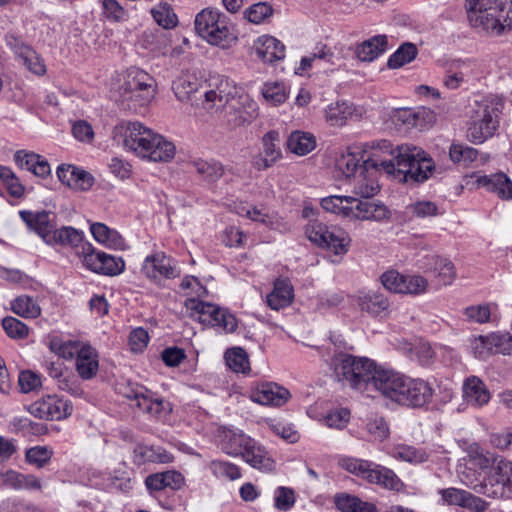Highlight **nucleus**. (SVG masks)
Masks as SVG:
<instances>
[{"label":"nucleus","instance_id":"nucleus-47","mask_svg":"<svg viewBox=\"0 0 512 512\" xmlns=\"http://www.w3.org/2000/svg\"><path fill=\"white\" fill-rule=\"evenodd\" d=\"M207 467L209 471L220 480L235 481L242 477L240 468L229 461L212 460Z\"/></svg>","mask_w":512,"mask_h":512},{"label":"nucleus","instance_id":"nucleus-40","mask_svg":"<svg viewBox=\"0 0 512 512\" xmlns=\"http://www.w3.org/2000/svg\"><path fill=\"white\" fill-rule=\"evenodd\" d=\"M317 146L315 135L309 131L296 130L290 133V153L306 156Z\"/></svg>","mask_w":512,"mask_h":512},{"label":"nucleus","instance_id":"nucleus-42","mask_svg":"<svg viewBox=\"0 0 512 512\" xmlns=\"http://www.w3.org/2000/svg\"><path fill=\"white\" fill-rule=\"evenodd\" d=\"M354 202L356 198L352 196L331 195L321 200V207L328 212L350 218Z\"/></svg>","mask_w":512,"mask_h":512},{"label":"nucleus","instance_id":"nucleus-55","mask_svg":"<svg viewBox=\"0 0 512 512\" xmlns=\"http://www.w3.org/2000/svg\"><path fill=\"white\" fill-rule=\"evenodd\" d=\"M136 456L141 457V461L157 462V463H171L174 460L173 455L158 447H149L145 445H138L135 449Z\"/></svg>","mask_w":512,"mask_h":512},{"label":"nucleus","instance_id":"nucleus-31","mask_svg":"<svg viewBox=\"0 0 512 512\" xmlns=\"http://www.w3.org/2000/svg\"><path fill=\"white\" fill-rule=\"evenodd\" d=\"M463 397L467 404L481 407L489 402L491 395L479 377L470 376L463 383Z\"/></svg>","mask_w":512,"mask_h":512},{"label":"nucleus","instance_id":"nucleus-45","mask_svg":"<svg viewBox=\"0 0 512 512\" xmlns=\"http://www.w3.org/2000/svg\"><path fill=\"white\" fill-rule=\"evenodd\" d=\"M241 455L243 456L244 460L253 468L259 470H268L272 467L271 459L266 455V452L260 446H256L252 439L250 440V443L245 447Z\"/></svg>","mask_w":512,"mask_h":512},{"label":"nucleus","instance_id":"nucleus-14","mask_svg":"<svg viewBox=\"0 0 512 512\" xmlns=\"http://www.w3.org/2000/svg\"><path fill=\"white\" fill-rule=\"evenodd\" d=\"M142 274L151 281L173 279L180 276L177 262L162 251L147 255L141 265Z\"/></svg>","mask_w":512,"mask_h":512},{"label":"nucleus","instance_id":"nucleus-35","mask_svg":"<svg viewBox=\"0 0 512 512\" xmlns=\"http://www.w3.org/2000/svg\"><path fill=\"white\" fill-rule=\"evenodd\" d=\"M387 47V36L376 35L358 44L355 49V54L362 62H372L383 54L387 50Z\"/></svg>","mask_w":512,"mask_h":512},{"label":"nucleus","instance_id":"nucleus-9","mask_svg":"<svg viewBox=\"0 0 512 512\" xmlns=\"http://www.w3.org/2000/svg\"><path fill=\"white\" fill-rule=\"evenodd\" d=\"M305 233L311 242L331 251L334 255L343 256L349 250L351 239L340 227L312 221L307 224Z\"/></svg>","mask_w":512,"mask_h":512},{"label":"nucleus","instance_id":"nucleus-34","mask_svg":"<svg viewBox=\"0 0 512 512\" xmlns=\"http://www.w3.org/2000/svg\"><path fill=\"white\" fill-rule=\"evenodd\" d=\"M145 484L151 491H161L165 488L179 490L184 484V477L176 470H168L149 475L145 480Z\"/></svg>","mask_w":512,"mask_h":512},{"label":"nucleus","instance_id":"nucleus-17","mask_svg":"<svg viewBox=\"0 0 512 512\" xmlns=\"http://www.w3.org/2000/svg\"><path fill=\"white\" fill-rule=\"evenodd\" d=\"M495 467V474L479 490L481 494L492 498L504 497L512 492V462L500 459Z\"/></svg>","mask_w":512,"mask_h":512},{"label":"nucleus","instance_id":"nucleus-7","mask_svg":"<svg viewBox=\"0 0 512 512\" xmlns=\"http://www.w3.org/2000/svg\"><path fill=\"white\" fill-rule=\"evenodd\" d=\"M157 90L156 79L137 67L127 69L123 82L118 88L122 101L134 109L147 107L154 100Z\"/></svg>","mask_w":512,"mask_h":512},{"label":"nucleus","instance_id":"nucleus-39","mask_svg":"<svg viewBox=\"0 0 512 512\" xmlns=\"http://www.w3.org/2000/svg\"><path fill=\"white\" fill-rule=\"evenodd\" d=\"M333 501L340 512H378L374 503L345 492L335 494Z\"/></svg>","mask_w":512,"mask_h":512},{"label":"nucleus","instance_id":"nucleus-56","mask_svg":"<svg viewBox=\"0 0 512 512\" xmlns=\"http://www.w3.org/2000/svg\"><path fill=\"white\" fill-rule=\"evenodd\" d=\"M53 449L48 446H33L26 450L25 461L36 468L45 467L53 456Z\"/></svg>","mask_w":512,"mask_h":512},{"label":"nucleus","instance_id":"nucleus-22","mask_svg":"<svg viewBox=\"0 0 512 512\" xmlns=\"http://www.w3.org/2000/svg\"><path fill=\"white\" fill-rule=\"evenodd\" d=\"M470 178L477 187L486 188L504 200L512 199V181L504 173L492 175L471 174Z\"/></svg>","mask_w":512,"mask_h":512},{"label":"nucleus","instance_id":"nucleus-60","mask_svg":"<svg viewBox=\"0 0 512 512\" xmlns=\"http://www.w3.org/2000/svg\"><path fill=\"white\" fill-rule=\"evenodd\" d=\"M103 490L113 491H128L131 489V481L125 473L112 476L111 474L105 475L102 482H96Z\"/></svg>","mask_w":512,"mask_h":512},{"label":"nucleus","instance_id":"nucleus-10","mask_svg":"<svg viewBox=\"0 0 512 512\" xmlns=\"http://www.w3.org/2000/svg\"><path fill=\"white\" fill-rule=\"evenodd\" d=\"M186 314L200 323L209 326L210 323H217L216 316H222L224 319V332L232 333L237 328L236 317L227 309L219 307L218 305L206 302L203 299H196L194 297H187L184 301Z\"/></svg>","mask_w":512,"mask_h":512},{"label":"nucleus","instance_id":"nucleus-53","mask_svg":"<svg viewBox=\"0 0 512 512\" xmlns=\"http://www.w3.org/2000/svg\"><path fill=\"white\" fill-rule=\"evenodd\" d=\"M391 455L412 464L423 463L428 460V453L421 449L409 445H398L393 448Z\"/></svg>","mask_w":512,"mask_h":512},{"label":"nucleus","instance_id":"nucleus-5","mask_svg":"<svg viewBox=\"0 0 512 512\" xmlns=\"http://www.w3.org/2000/svg\"><path fill=\"white\" fill-rule=\"evenodd\" d=\"M433 392V388L427 381L412 379L389 370L380 394L400 405L422 407L431 401Z\"/></svg>","mask_w":512,"mask_h":512},{"label":"nucleus","instance_id":"nucleus-23","mask_svg":"<svg viewBox=\"0 0 512 512\" xmlns=\"http://www.w3.org/2000/svg\"><path fill=\"white\" fill-rule=\"evenodd\" d=\"M263 153L256 155L252 165L257 170H264L276 163L282 156L279 144L280 135L277 131L271 130L262 138Z\"/></svg>","mask_w":512,"mask_h":512},{"label":"nucleus","instance_id":"nucleus-6","mask_svg":"<svg viewBox=\"0 0 512 512\" xmlns=\"http://www.w3.org/2000/svg\"><path fill=\"white\" fill-rule=\"evenodd\" d=\"M195 30L207 43L229 49L238 41L237 33L227 17L213 9H203L195 17Z\"/></svg>","mask_w":512,"mask_h":512},{"label":"nucleus","instance_id":"nucleus-58","mask_svg":"<svg viewBox=\"0 0 512 512\" xmlns=\"http://www.w3.org/2000/svg\"><path fill=\"white\" fill-rule=\"evenodd\" d=\"M191 165L204 179L215 181L223 175L222 165L214 160L208 161L203 159L194 160Z\"/></svg>","mask_w":512,"mask_h":512},{"label":"nucleus","instance_id":"nucleus-8","mask_svg":"<svg viewBox=\"0 0 512 512\" xmlns=\"http://www.w3.org/2000/svg\"><path fill=\"white\" fill-rule=\"evenodd\" d=\"M154 132L139 121H127L115 126L113 135L124 149L146 160Z\"/></svg>","mask_w":512,"mask_h":512},{"label":"nucleus","instance_id":"nucleus-50","mask_svg":"<svg viewBox=\"0 0 512 512\" xmlns=\"http://www.w3.org/2000/svg\"><path fill=\"white\" fill-rule=\"evenodd\" d=\"M227 366L236 373L246 374L250 372V362L246 351L240 347L229 349L225 352Z\"/></svg>","mask_w":512,"mask_h":512},{"label":"nucleus","instance_id":"nucleus-19","mask_svg":"<svg viewBox=\"0 0 512 512\" xmlns=\"http://www.w3.org/2000/svg\"><path fill=\"white\" fill-rule=\"evenodd\" d=\"M351 302L361 312L372 317H383L390 308L389 299L377 290H360L351 296Z\"/></svg>","mask_w":512,"mask_h":512},{"label":"nucleus","instance_id":"nucleus-4","mask_svg":"<svg viewBox=\"0 0 512 512\" xmlns=\"http://www.w3.org/2000/svg\"><path fill=\"white\" fill-rule=\"evenodd\" d=\"M472 28L489 36H500L512 28V0H465Z\"/></svg>","mask_w":512,"mask_h":512},{"label":"nucleus","instance_id":"nucleus-38","mask_svg":"<svg viewBox=\"0 0 512 512\" xmlns=\"http://www.w3.org/2000/svg\"><path fill=\"white\" fill-rule=\"evenodd\" d=\"M85 343L86 342L80 340L64 338L59 335H52L49 338L48 347L49 350L58 357L65 360H72L76 358L80 348L83 347Z\"/></svg>","mask_w":512,"mask_h":512},{"label":"nucleus","instance_id":"nucleus-64","mask_svg":"<svg viewBox=\"0 0 512 512\" xmlns=\"http://www.w3.org/2000/svg\"><path fill=\"white\" fill-rule=\"evenodd\" d=\"M234 211L239 216L249 218L253 221L267 223V218H268L267 214L264 213V211L262 209H258L257 207H254L248 203H245V202L235 203Z\"/></svg>","mask_w":512,"mask_h":512},{"label":"nucleus","instance_id":"nucleus-48","mask_svg":"<svg viewBox=\"0 0 512 512\" xmlns=\"http://www.w3.org/2000/svg\"><path fill=\"white\" fill-rule=\"evenodd\" d=\"M0 185L13 198L19 199L25 194V187L16 174L9 167L2 165H0Z\"/></svg>","mask_w":512,"mask_h":512},{"label":"nucleus","instance_id":"nucleus-25","mask_svg":"<svg viewBox=\"0 0 512 512\" xmlns=\"http://www.w3.org/2000/svg\"><path fill=\"white\" fill-rule=\"evenodd\" d=\"M75 369L82 380L93 379L99 371L98 351L88 342L80 348L75 358Z\"/></svg>","mask_w":512,"mask_h":512},{"label":"nucleus","instance_id":"nucleus-3","mask_svg":"<svg viewBox=\"0 0 512 512\" xmlns=\"http://www.w3.org/2000/svg\"><path fill=\"white\" fill-rule=\"evenodd\" d=\"M338 381L351 389L365 393H381L389 369L379 366L366 357L340 354L333 360Z\"/></svg>","mask_w":512,"mask_h":512},{"label":"nucleus","instance_id":"nucleus-26","mask_svg":"<svg viewBox=\"0 0 512 512\" xmlns=\"http://www.w3.org/2000/svg\"><path fill=\"white\" fill-rule=\"evenodd\" d=\"M19 216L28 228L41 237L46 244L49 242L55 229L49 212L44 210L37 212L22 210L19 212Z\"/></svg>","mask_w":512,"mask_h":512},{"label":"nucleus","instance_id":"nucleus-30","mask_svg":"<svg viewBox=\"0 0 512 512\" xmlns=\"http://www.w3.org/2000/svg\"><path fill=\"white\" fill-rule=\"evenodd\" d=\"M90 232L96 242L109 249L124 251L129 248L124 237L117 230L109 228L104 223H91Z\"/></svg>","mask_w":512,"mask_h":512},{"label":"nucleus","instance_id":"nucleus-12","mask_svg":"<svg viewBox=\"0 0 512 512\" xmlns=\"http://www.w3.org/2000/svg\"><path fill=\"white\" fill-rule=\"evenodd\" d=\"M120 393L132 402L131 406L137 407L152 417H158L168 406L162 398L139 383L128 382L120 388Z\"/></svg>","mask_w":512,"mask_h":512},{"label":"nucleus","instance_id":"nucleus-32","mask_svg":"<svg viewBox=\"0 0 512 512\" xmlns=\"http://www.w3.org/2000/svg\"><path fill=\"white\" fill-rule=\"evenodd\" d=\"M176 154L174 143L161 134L154 132L146 161L167 163L173 160Z\"/></svg>","mask_w":512,"mask_h":512},{"label":"nucleus","instance_id":"nucleus-20","mask_svg":"<svg viewBox=\"0 0 512 512\" xmlns=\"http://www.w3.org/2000/svg\"><path fill=\"white\" fill-rule=\"evenodd\" d=\"M59 181L75 191H88L95 179L88 171L72 164H61L56 169Z\"/></svg>","mask_w":512,"mask_h":512},{"label":"nucleus","instance_id":"nucleus-16","mask_svg":"<svg viewBox=\"0 0 512 512\" xmlns=\"http://www.w3.org/2000/svg\"><path fill=\"white\" fill-rule=\"evenodd\" d=\"M29 411L34 416L46 420H62L71 415L72 403L57 395H47L33 402Z\"/></svg>","mask_w":512,"mask_h":512},{"label":"nucleus","instance_id":"nucleus-59","mask_svg":"<svg viewBox=\"0 0 512 512\" xmlns=\"http://www.w3.org/2000/svg\"><path fill=\"white\" fill-rule=\"evenodd\" d=\"M434 263V271L436 277L443 285H449L452 283L456 276L454 264L447 258L434 256L432 258Z\"/></svg>","mask_w":512,"mask_h":512},{"label":"nucleus","instance_id":"nucleus-62","mask_svg":"<svg viewBox=\"0 0 512 512\" xmlns=\"http://www.w3.org/2000/svg\"><path fill=\"white\" fill-rule=\"evenodd\" d=\"M2 327L6 334L13 339H24L29 334V328L19 319L8 316L2 320Z\"/></svg>","mask_w":512,"mask_h":512},{"label":"nucleus","instance_id":"nucleus-29","mask_svg":"<svg viewBox=\"0 0 512 512\" xmlns=\"http://www.w3.org/2000/svg\"><path fill=\"white\" fill-rule=\"evenodd\" d=\"M366 481L395 492L403 491L405 488L404 483L393 470L375 463L372 464Z\"/></svg>","mask_w":512,"mask_h":512},{"label":"nucleus","instance_id":"nucleus-21","mask_svg":"<svg viewBox=\"0 0 512 512\" xmlns=\"http://www.w3.org/2000/svg\"><path fill=\"white\" fill-rule=\"evenodd\" d=\"M287 395L285 388L273 382L257 383L249 391L250 400L264 406H281L285 404Z\"/></svg>","mask_w":512,"mask_h":512},{"label":"nucleus","instance_id":"nucleus-33","mask_svg":"<svg viewBox=\"0 0 512 512\" xmlns=\"http://www.w3.org/2000/svg\"><path fill=\"white\" fill-rule=\"evenodd\" d=\"M17 165L39 177H46L51 174V167L48 161L42 156L26 151H17L14 154Z\"/></svg>","mask_w":512,"mask_h":512},{"label":"nucleus","instance_id":"nucleus-63","mask_svg":"<svg viewBox=\"0 0 512 512\" xmlns=\"http://www.w3.org/2000/svg\"><path fill=\"white\" fill-rule=\"evenodd\" d=\"M151 13L154 20L163 28H173L177 24L176 14L167 5L152 9Z\"/></svg>","mask_w":512,"mask_h":512},{"label":"nucleus","instance_id":"nucleus-37","mask_svg":"<svg viewBox=\"0 0 512 512\" xmlns=\"http://www.w3.org/2000/svg\"><path fill=\"white\" fill-rule=\"evenodd\" d=\"M389 217V210L383 204L374 202H363L356 199L353 204L352 219L382 221Z\"/></svg>","mask_w":512,"mask_h":512},{"label":"nucleus","instance_id":"nucleus-36","mask_svg":"<svg viewBox=\"0 0 512 512\" xmlns=\"http://www.w3.org/2000/svg\"><path fill=\"white\" fill-rule=\"evenodd\" d=\"M251 438L240 431L225 429L219 436V447L230 456L241 455Z\"/></svg>","mask_w":512,"mask_h":512},{"label":"nucleus","instance_id":"nucleus-46","mask_svg":"<svg viewBox=\"0 0 512 512\" xmlns=\"http://www.w3.org/2000/svg\"><path fill=\"white\" fill-rule=\"evenodd\" d=\"M464 451L467 460L480 470L488 469L497 461L492 453L485 451L478 443L467 444Z\"/></svg>","mask_w":512,"mask_h":512},{"label":"nucleus","instance_id":"nucleus-43","mask_svg":"<svg viewBox=\"0 0 512 512\" xmlns=\"http://www.w3.org/2000/svg\"><path fill=\"white\" fill-rule=\"evenodd\" d=\"M10 308L13 313L25 319H36L41 315L39 303L29 295H20L13 299Z\"/></svg>","mask_w":512,"mask_h":512},{"label":"nucleus","instance_id":"nucleus-18","mask_svg":"<svg viewBox=\"0 0 512 512\" xmlns=\"http://www.w3.org/2000/svg\"><path fill=\"white\" fill-rule=\"evenodd\" d=\"M364 113L365 110L362 106L355 105L346 100H337L325 108L324 118L329 126L342 128L349 121L360 120Z\"/></svg>","mask_w":512,"mask_h":512},{"label":"nucleus","instance_id":"nucleus-61","mask_svg":"<svg viewBox=\"0 0 512 512\" xmlns=\"http://www.w3.org/2000/svg\"><path fill=\"white\" fill-rule=\"evenodd\" d=\"M340 466L345 469L346 471L355 474L364 480H366L367 474H369V471L371 469V466L373 462L362 460V459H356V458H342L339 461Z\"/></svg>","mask_w":512,"mask_h":512},{"label":"nucleus","instance_id":"nucleus-54","mask_svg":"<svg viewBox=\"0 0 512 512\" xmlns=\"http://www.w3.org/2000/svg\"><path fill=\"white\" fill-rule=\"evenodd\" d=\"M478 150L462 143H452L449 149L450 160L455 164L469 165L477 159Z\"/></svg>","mask_w":512,"mask_h":512},{"label":"nucleus","instance_id":"nucleus-57","mask_svg":"<svg viewBox=\"0 0 512 512\" xmlns=\"http://www.w3.org/2000/svg\"><path fill=\"white\" fill-rule=\"evenodd\" d=\"M273 12V7L269 3L258 2L245 10L244 17L253 24H263L270 20Z\"/></svg>","mask_w":512,"mask_h":512},{"label":"nucleus","instance_id":"nucleus-27","mask_svg":"<svg viewBox=\"0 0 512 512\" xmlns=\"http://www.w3.org/2000/svg\"><path fill=\"white\" fill-rule=\"evenodd\" d=\"M47 245H61L77 250V254L84 257V245H91L84 241V234L71 226L54 229Z\"/></svg>","mask_w":512,"mask_h":512},{"label":"nucleus","instance_id":"nucleus-2","mask_svg":"<svg viewBox=\"0 0 512 512\" xmlns=\"http://www.w3.org/2000/svg\"><path fill=\"white\" fill-rule=\"evenodd\" d=\"M202 107L221 111L222 120L230 129L250 125L259 115L257 102L227 77H218L203 91Z\"/></svg>","mask_w":512,"mask_h":512},{"label":"nucleus","instance_id":"nucleus-24","mask_svg":"<svg viewBox=\"0 0 512 512\" xmlns=\"http://www.w3.org/2000/svg\"><path fill=\"white\" fill-rule=\"evenodd\" d=\"M252 49L262 62L270 64L283 60L286 53L285 45L269 35L258 37L254 41Z\"/></svg>","mask_w":512,"mask_h":512},{"label":"nucleus","instance_id":"nucleus-11","mask_svg":"<svg viewBox=\"0 0 512 512\" xmlns=\"http://www.w3.org/2000/svg\"><path fill=\"white\" fill-rule=\"evenodd\" d=\"M497 108L486 102H476L470 116L466 137L474 144H481L493 136L498 126Z\"/></svg>","mask_w":512,"mask_h":512},{"label":"nucleus","instance_id":"nucleus-13","mask_svg":"<svg viewBox=\"0 0 512 512\" xmlns=\"http://www.w3.org/2000/svg\"><path fill=\"white\" fill-rule=\"evenodd\" d=\"M83 265L90 271L104 276H118L125 271V261L103 251H96L92 245H84Z\"/></svg>","mask_w":512,"mask_h":512},{"label":"nucleus","instance_id":"nucleus-41","mask_svg":"<svg viewBox=\"0 0 512 512\" xmlns=\"http://www.w3.org/2000/svg\"><path fill=\"white\" fill-rule=\"evenodd\" d=\"M363 164H360V159L357 154L347 150L345 152H341L335 159V171L338 176H342L344 178H353Z\"/></svg>","mask_w":512,"mask_h":512},{"label":"nucleus","instance_id":"nucleus-52","mask_svg":"<svg viewBox=\"0 0 512 512\" xmlns=\"http://www.w3.org/2000/svg\"><path fill=\"white\" fill-rule=\"evenodd\" d=\"M418 50L413 43L402 44L388 59L387 66L390 69H397L410 63L417 56Z\"/></svg>","mask_w":512,"mask_h":512},{"label":"nucleus","instance_id":"nucleus-28","mask_svg":"<svg viewBox=\"0 0 512 512\" xmlns=\"http://www.w3.org/2000/svg\"><path fill=\"white\" fill-rule=\"evenodd\" d=\"M201 88V79L190 71H182L172 82V90L181 102L191 101Z\"/></svg>","mask_w":512,"mask_h":512},{"label":"nucleus","instance_id":"nucleus-49","mask_svg":"<svg viewBox=\"0 0 512 512\" xmlns=\"http://www.w3.org/2000/svg\"><path fill=\"white\" fill-rule=\"evenodd\" d=\"M267 305L276 311L288 306V283L286 280L277 279L273 290L266 296Z\"/></svg>","mask_w":512,"mask_h":512},{"label":"nucleus","instance_id":"nucleus-51","mask_svg":"<svg viewBox=\"0 0 512 512\" xmlns=\"http://www.w3.org/2000/svg\"><path fill=\"white\" fill-rule=\"evenodd\" d=\"M261 94L264 99L277 106L286 101V83L284 81H267L261 88Z\"/></svg>","mask_w":512,"mask_h":512},{"label":"nucleus","instance_id":"nucleus-1","mask_svg":"<svg viewBox=\"0 0 512 512\" xmlns=\"http://www.w3.org/2000/svg\"><path fill=\"white\" fill-rule=\"evenodd\" d=\"M383 169L399 182H424L432 174L434 164L425 152L415 146L401 145L393 148L382 140L373 157L363 162L361 170L353 177V192L362 198H371L379 191L377 172Z\"/></svg>","mask_w":512,"mask_h":512},{"label":"nucleus","instance_id":"nucleus-44","mask_svg":"<svg viewBox=\"0 0 512 512\" xmlns=\"http://www.w3.org/2000/svg\"><path fill=\"white\" fill-rule=\"evenodd\" d=\"M439 494L443 504L460 506L465 509L474 503H480L477 496L466 490L454 487L441 489Z\"/></svg>","mask_w":512,"mask_h":512},{"label":"nucleus","instance_id":"nucleus-15","mask_svg":"<svg viewBox=\"0 0 512 512\" xmlns=\"http://www.w3.org/2000/svg\"><path fill=\"white\" fill-rule=\"evenodd\" d=\"M385 289L393 293L418 295L426 292L428 281L420 275H403L396 270H388L381 275Z\"/></svg>","mask_w":512,"mask_h":512}]
</instances>
